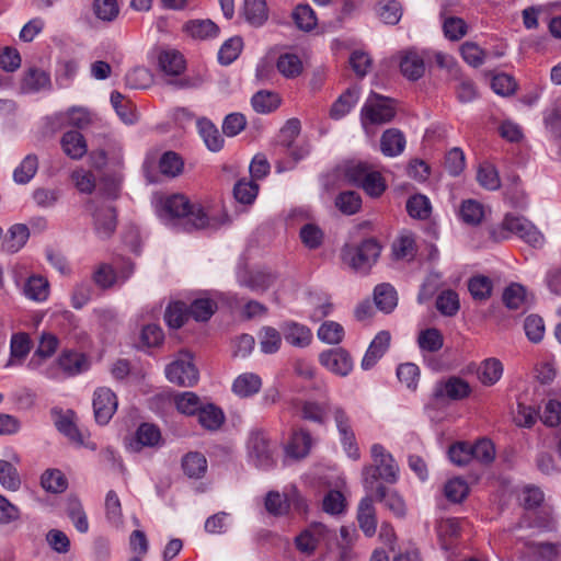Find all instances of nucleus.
Instances as JSON below:
<instances>
[{
  "instance_id": "obj_1",
  "label": "nucleus",
  "mask_w": 561,
  "mask_h": 561,
  "mask_svg": "<svg viewBox=\"0 0 561 561\" xmlns=\"http://www.w3.org/2000/svg\"><path fill=\"white\" fill-rule=\"evenodd\" d=\"M373 465L363 468V483L367 492L374 491L375 483L380 479L393 484L399 479V466L383 446L374 444L370 449Z\"/></svg>"
},
{
  "instance_id": "obj_2",
  "label": "nucleus",
  "mask_w": 561,
  "mask_h": 561,
  "mask_svg": "<svg viewBox=\"0 0 561 561\" xmlns=\"http://www.w3.org/2000/svg\"><path fill=\"white\" fill-rule=\"evenodd\" d=\"M344 176L348 183L362 188L373 198L380 197L387 188L385 178L367 162L352 161L347 163Z\"/></svg>"
},
{
  "instance_id": "obj_3",
  "label": "nucleus",
  "mask_w": 561,
  "mask_h": 561,
  "mask_svg": "<svg viewBox=\"0 0 561 561\" xmlns=\"http://www.w3.org/2000/svg\"><path fill=\"white\" fill-rule=\"evenodd\" d=\"M164 210L172 217L183 219L187 231L204 229L209 224V217L199 204H191L181 194L168 197L163 205Z\"/></svg>"
},
{
  "instance_id": "obj_4",
  "label": "nucleus",
  "mask_w": 561,
  "mask_h": 561,
  "mask_svg": "<svg viewBox=\"0 0 561 561\" xmlns=\"http://www.w3.org/2000/svg\"><path fill=\"white\" fill-rule=\"evenodd\" d=\"M379 255L380 245L374 239L364 240L359 245H346L342 251L343 261L357 272H367Z\"/></svg>"
},
{
  "instance_id": "obj_5",
  "label": "nucleus",
  "mask_w": 561,
  "mask_h": 561,
  "mask_svg": "<svg viewBox=\"0 0 561 561\" xmlns=\"http://www.w3.org/2000/svg\"><path fill=\"white\" fill-rule=\"evenodd\" d=\"M250 461L259 469L267 470L275 463V446L261 430H253L249 434L247 443Z\"/></svg>"
},
{
  "instance_id": "obj_6",
  "label": "nucleus",
  "mask_w": 561,
  "mask_h": 561,
  "mask_svg": "<svg viewBox=\"0 0 561 561\" xmlns=\"http://www.w3.org/2000/svg\"><path fill=\"white\" fill-rule=\"evenodd\" d=\"M502 227L535 249H541L546 243L543 233L523 216L506 215Z\"/></svg>"
},
{
  "instance_id": "obj_7",
  "label": "nucleus",
  "mask_w": 561,
  "mask_h": 561,
  "mask_svg": "<svg viewBox=\"0 0 561 561\" xmlns=\"http://www.w3.org/2000/svg\"><path fill=\"white\" fill-rule=\"evenodd\" d=\"M393 102L377 93H371L362 108V123L385 124L394 117Z\"/></svg>"
},
{
  "instance_id": "obj_8",
  "label": "nucleus",
  "mask_w": 561,
  "mask_h": 561,
  "mask_svg": "<svg viewBox=\"0 0 561 561\" xmlns=\"http://www.w3.org/2000/svg\"><path fill=\"white\" fill-rule=\"evenodd\" d=\"M174 403L178 411L185 415H194L197 413L199 424L210 430V403H204L197 394L191 391L176 393Z\"/></svg>"
},
{
  "instance_id": "obj_9",
  "label": "nucleus",
  "mask_w": 561,
  "mask_h": 561,
  "mask_svg": "<svg viewBox=\"0 0 561 561\" xmlns=\"http://www.w3.org/2000/svg\"><path fill=\"white\" fill-rule=\"evenodd\" d=\"M472 389L469 382L460 377L451 376L437 381L433 388V399L459 401L468 398Z\"/></svg>"
},
{
  "instance_id": "obj_10",
  "label": "nucleus",
  "mask_w": 561,
  "mask_h": 561,
  "mask_svg": "<svg viewBox=\"0 0 561 561\" xmlns=\"http://www.w3.org/2000/svg\"><path fill=\"white\" fill-rule=\"evenodd\" d=\"M332 413L340 434L343 449L351 459L358 460L360 453L356 443L355 434L351 426L348 415L341 407H334Z\"/></svg>"
},
{
  "instance_id": "obj_11",
  "label": "nucleus",
  "mask_w": 561,
  "mask_h": 561,
  "mask_svg": "<svg viewBox=\"0 0 561 561\" xmlns=\"http://www.w3.org/2000/svg\"><path fill=\"white\" fill-rule=\"evenodd\" d=\"M117 409V399L115 393L108 388H99L94 392L93 410L95 421L105 425L110 422Z\"/></svg>"
},
{
  "instance_id": "obj_12",
  "label": "nucleus",
  "mask_w": 561,
  "mask_h": 561,
  "mask_svg": "<svg viewBox=\"0 0 561 561\" xmlns=\"http://www.w3.org/2000/svg\"><path fill=\"white\" fill-rule=\"evenodd\" d=\"M331 531L321 523H316L310 525L306 530H304L296 538V547L297 549L310 556L314 552L317 547L322 542L328 540Z\"/></svg>"
},
{
  "instance_id": "obj_13",
  "label": "nucleus",
  "mask_w": 561,
  "mask_h": 561,
  "mask_svg": "<svg viewBox=\"0 0 561 561\" xmlns=\"http://www.w3.org/2000/svg\"><path fill=\"white\" fill-rule=\"evenodd\" d=\"M319 360L328 370L342 377L347 376L353 369L350 354L341 347L322 352Z\"/></svg>"
},
{
  "instance_id": "obj_14",
  "label": "nucleus",
  "mask_w": 561,
  "mask_h": 561,
  "mask_svg": "<svg viewBox=\"0 0 561 561\" xmlns=\"http://www.w3.org/2000/svg\"><path fill=\"white\" fill-rule=\"evenodd\" d=\"M165 374L171 382L183 387H192L198 377L195 366L184 359H178L169 364Z\"/></svg>"
},
{
  "instance_id": "obj_15",
  "label": "nucleus",
  "mask_w": 561,
  "mask_h": 561,
  "mask_svg": "<svg viewBox=\"0 0 561 561\" xmlns=\"http://www.w3.org/2000/svg\"><path fill=\"white\" fill-rule=\"evenodd\" d=\"M280 331L286 343L294 347L304 348L312 342L311 330L302 323L285 321L280 324Z\"/></svg>"
},
{
  "instance_id": "obj_16",
  "label": "nucleus",
  "mask_w": 561,
  "mask_h": 561,
  "mask_svg": "<svg viewBox=\"0 0 561 561\" xmlns=\"http://www.w3.org/2000/svg\"><path fill=\"white\" fill-rule=\"evenodd\" d=\"M94 229L99 238H110L116 229V211L112 206H102L92 211Z\"/></svg>"
},
{
  "instance_id": "obj_17",
  "label": "nucleus",
  "mask_w": 561,
  "mask_h": 561,
  "mask_svg": "<svg viewBox=\"0 0 561 561\" xmlns=\"http://www.w3.org/2000/svg\"><path fill=\"white\" fill-rule=\"evenodd\" d=\"M390 333L388 331H380L370 342L362 359V368L368 370L383 356L390 345Z\"/></svg>"
},
{
  "instance_id": "obj_18",
  "label": "nucleus",
  "mask_w": 561,
  "mask_h": 561,
  "mask_svg": "<svg viewBox=\"0 0 561 561\" xmlns=\"http://www.w3.org/2000/svg\"><path fill=\"white\" fill-rule=\"evenodd\" d=\"M357 522L365 536L373 537L376 534L377 517L370 495L360 500L357 507Z\"/></svg>"
},
{
  "instance_id": "obj_19",
  "label": "nucleus",
  "mask_w": 561,
  "mask_h": 561,
  "mask_svg": "<svg viewBox=\"0 0 561 561\" xmlns=\"http://www.w3.org/2000/svg\"><path fill=\"white\" fill-rule=\"evenodd\" d=\"M58 365L68 376H75L88 370L90 362L82 353L64 351L58 357Z\"/></svg>"
},
{
  "instance_id": "obj_20",
  "label": "nucleus",
  "mask_w": 561,
  "mask_h": 561,
  "mask_svg": "<svg viewBox=\"0 0 561 561\" xmlns=\"http://www.w3.org/2000/svg\"><path fill=\"white\" fill-rule=\"evenodd\" d=\"M503 371L504 367L501 360L490 357L480 363L477 375L483 386L491 387L502 378Z\"/></svg>"
},
{
  "instance_id": "obj_21",
  "label": "nucleus",
  "mask_w": 561,
  "mask_h": 561,
  "mask_svg": "<svg viewBox=\"0 0 561 561\" xmlns=\"http://www.w3.org/2000/svg\"><path fill=\"white\" fill-rule=\"evenodd\" d=\"M262 387V380L254 373H244L238 376L232 383V391L240 398H249L257 393Z\"/></svg>"
},
{
  "instance_id": "obj_22",
  "label": "nucleus",
  "mask_w": 561,
  "mask_h": 561,
  "mask_svg": "<svg viewBox=\"0 0 561 561\" xmlns=\"http://www.w3.org/2000/svg\"><path fill=\"white\" fill-rule=\"evenodd\" d=\"M405 147L404 135L396 128L383 131L380 139V150L387 157H396L402 153Z\"/></svg>"
},
{
  "instance_id": "obj_23",
  "label": "nucleus",
  "mask_w": 561,
  "mask_h": 561,
  "mask_svg": "<svg viewBox=\"0 0 561 561\" xmlns=\"http://www.w3.org/2000/svg\"><path fill=\"white\" fill-rule=\"evenodd\" d=\"M375 497L377 501L382 502L396 516H404L405 503L396 491L388 490L383 484H377L375 488Z\"/></svg>"
},
{
  "instance_id": "obj_24",
  "label": "nucleus",
  "mask_w": 561,
  "mask_h": 561,
  "mask_svg": "<svg viewBox=\"0 0 561 561\" xmlns=\"http://www.w3.org/2000/svg\"><path fill=\"white\" fill-rule=\"evenodd\" d=\"M312 439L308 432L304 430L295 431L286 446V455L294 459L305 458L311 448Z\"/></svg>"
},
{
  "instance_id": "obj_25",
  "label": "nucleus",
  "mask_w": 561,
  "mask_h": 561,
  "mask_svg": "<svg viewBox=\"0 0 561 561\" xmlns=\"http://www.w3.org/2000/svg\"><path fill=\"white\" fill-rule=\"evenodd\" d=\"M28 237V228L23 224H15L9 229L1 247L8 253H15L24 247Z\"/></svg>"
},
{
  "instance_id": "obj_26",
  "label": "nucleus",
  "mask_w": 561,
  "mask_h": 561,
  "mask_svg": "<svg viewBox=\"0 0 561 561\" xmlns=\"http://www.w3.org/2000/svg\"><path fill=\"white\" fill-rule=\"evenodd\" d=\"M60 144L64 152L71 159H80L87 152L85 139L77 130L65 133L61 137Z\"/></svg>"
},
{
  "instance_id": "obj_27",
  "label": "nucleus",
  "mask_w": 561,
  "mask_h": 561,
  "mask_svg": "<svg viewBox=\"0 0 561 561\" xmlns=\"http://www.w3.org/2000/svg\"><path fill=\"white\" fill-rule=\"evenodd\" d=\"M359 99V90L356 87L347 89L333 103L330 110V116L333 119H340L351 112Z\"/></svg>"
},
{
  "instance_id": "obj_28",
  "label": "nucleus",
  "mask_w": 561,
  "mask_h": 561,
  "mask_svg": "<svg viewBox=\"0 0 561 561\" xmlns=\"http://www.w3.org/2000/svg\"><path fill=\"white\" fill-rule=\"evenodd\" d=\"M160 69L168 76H179L185 69L183 55L175 49H164L159 55Z\"/></svg>"
},
{
  "instance_id": "obj_29",
  "label": "nucleus",
  "mask_w": 561,
  "mask_h": 561,
  "mask_svg": "<svg viewBox=\"0 0 561 561\" xmlns=\"http://www.w3.org/2000/svg\"><path fill=\"white\" fill-rule=\"evenodd\" d=\"M400 70L405 78L415 81L424 75V60L419 54L408 51L401 58Z\"/></svg>"
},
{
  "instance_id": "obj_30",
  "label": "nucleus",
  "mask_w": 561,
  "mask_h": 561,
  "mask_svg": "<svg viewBox=\"0 0 561 561\" xmlns=\"http://www.w3.org/2000/svg\"><path fill=\"white\" fill-rule=\"evenodd\" d=\"M243 15L252 26H262L268 18L265 0H244Z\"/></svg>"
},
{
  "instance_id": "obj_31",
  "label": "nucleus",
  "mask_w": 561,
  "mask_h": 561,
  "mask_svg": "<svg viewBox=\"0 0 561 561\" xmlns=\"http://www.w3.org/2000/svg\"><path fill=\"white\" fill-rule=\"evenodd\" d=\"M190 318L188 306L180 300L170 302L164 311V320L172 329H180Z\"/></svg>"
},
{
  "instance_id": "obj_32",
  "label": "nucleus",
  "mask_w": 561,
  "mask_h": 561,
  "mask_svg": "<svg viewBox=\"0 0 561 561\" xmlns=\"http://www.w3.org/2000/svg\"><path fill=\"white\" fill-rule=\"evenodd\" d=\"M374 300L379 310L390 312L398 304L397 291L390 284L377 285L374 290Z\"/></svg>"
},
{
  "instance_id": "obj_33",
  "label": "nucleus",
  "mask_w": 561,
  "mask_h": 561,
  "mask_svg": "<svg viewBox=\"0 0 561 561\" xmlns=\"http://www.w3.org/2000/svg\"><path fill=\"white\" fill-rule=\"evenodd\" d=\"M182 468L187 477L198 479L207 471V459L198 451H191L183 457Z\"/></svg>"
},
{
  "instance_id": "obj_34",
  "label": "nucleus",
  "mask_w": 561,
  "mask_h": 561,
  "mask_svg": "<svg viewBox=\"0 0 561 561\" xmlns=\"http://www.w3.org/2000/svg\"><path fill=\"white\" fill-rule=\"evenodd\" d=\"M23 293L31 300L45 301L49 294V283L43 276L33 275L27 278Z\"/></svg>"
},
{
  "instance_id": "obj_35",
  "label": "nucleus",
  "mask_w": 561,
  "mask_h": 561,
  "mask_svg": "<svg viewBox=\"0 0 561 561\" xmlns=\"http://www.w3.org/2000/svg\"><path fill=\"white\" fill-rule=\"evenodd\" d=\"M49 85L50 78L48 73L37 68H30L22 80L21 88L24 92H37Z\"/></svg>"
},
{
  "instance_id": "obj_36",
  "label": "nucleus",
  "mask_w": 561,
  "mask_h": 561,
  "mask_svg": "<svg viewBox=\"0 0 561 561\" xmlns=\"http://www.w3.org/2000/svg\"><path fill=\"white\" fill-rule=\"evenodd\" d=\"M276 280V275L267 270H257L250 273L249 277L242 282L244 286L256 293H264Z\"/></svg>"
},
{
  "instance_id": "obj_37",
  "label": "nucleus",
  "mask_w": 561,
  "mask_h": 561,
  "mask_svg": "<svg viewBox=\"0 0 561 561\" xmlns=\"http://www.w3.org/2000/svg\"><path fill=\"white\" fill-rule=\"evenodd\" d=\"M503 302L508 309L523 310L528 306L526 289L519 284L510 285L503 293Z\"/></svg>"
},
{
  "instance_id": "obj_38",
  "label": "nucleus",
  "mask_w": 561,
  "mask_h": 561,
  "mask_svg": "<svg viewBox=\"0 0 561 561\" xmlns=\"http://www.w3.org/2000/svg\"><path fill=\"white\" fill-rule=\"evenodd\" d=\"M282 331L273 327H263L259 333L260 350L264 354L276 353L282 345Z\"/></svg>"
},
{
  "instance_id": "obj_39",
  "label": "nucleus",
  "mask_w": 561,
  "mask_h": 561,
  "mask_svg": "<svg viewBox=\"0 0 561 561\" xmlns=\"http://www.w3.org/2000/svg\"><path fill=\"white\" fill-rule=\"evenodd\" d=\"M111 103L119 116V118L126 124H133L137 121V114L133 103L125 99V96L114 91L111 93Z\"/></svg>"
},
{
  "instance_id": "obj_40",
  "label": "nucleus",
  "mask_w": 561,
  "mask_h": 561,
  "mask_svg": "<svg viewBox=\"0 0 561 561\" xmlns=\"http://www.w3.org/2000/svg\"><path fill=\"white\" fill-rule=\"evenodd\" d=\"M251 104L255 112L266 114L279 106L280 99L277 93L259 91L252 96Z\"/></svg>"
},
{
  "instance_id": "obj_41",
  "label": "nucleus",
  "mask_w": 561,
  "mask_h": 561,
  "mask_svg": "<svg viewBox=\"0 0 561 561\" xmlns=\"http://www.w3.org/2000/svg\"><path fill=\"white\" fill-rule=\"evenodd\" d=\"M38 169V159L35 154H27L13 172V179L18 184L28 183Z\"/></svg>"
},
{
  "instance_id": "obj_42",
  "label": "nucleus",
  "mask_w": 561,
  "mask_h": 561,
  "mask_svg": "<svg viewBox=\"0 0 561 561\" xmlns=\"http://www.w3.org/2000/svg\"><path fill=\"white\" fill-rule=\"evenodd\" d=\"M376 11L378 16L390 25L399 23L402 16V8L397 0H379Z\"/></svg>"
},
{
  "instance_id": "obj_43",
  "label": "nucleus",
  "mask_w": 561,
  "mask_h": 561,
  "mask_svg": "<svg viewBox=\"0 0 561 561\" xmlns=\"http://www.w3.org/2000/svg\"><path fill=\"white\" fill-rule=\"evenodd\" d=\"M11 357L5 365V367H9L11 365L15 364V360H19L21 363L26 355L30 353L31 350V340L26 333H18L13 334L11 339Z\"/></svg>"
},
{
  "instance_id": "obj_44",
  "label": "nucleus",
  "mask_w": 561,
  "mask_h": 561,
  "mask_svg": "<svg viewBox=\"0 0 561 561\" xmlns=\"http://www.w3.org/2000/svg\"><path fill=\"white\" fill-rule=\"evenodd\" d=\"M417 344L423 352L435 353L443 347L444 337L439 330L430 328L420 332Z\"/></svg>"
},
{
  "instance_id": "obj_45",
  "label": "nucleus",
  "mask_w": 561,
  "mask_h": 561,
  "mask_svg": "<svg viewBox=\"0 0 561 561\" xmlns=\"http://www.w3.org/2000/svg\"><path fill=\"white\" fill-rule=\"evenodd\" d=\"M41 484L51 493H61L68 486L65 474L58 469H47L41 477Z\"/></svg>"
},
{
  "instance_id": "obj_46",
  "label": "nucleus",
  "mask_w": 561,
  "mask_h": 561,
  "mask_svg": "<svg viewBox=\"0 0 561 561\" xmlns=\"http://www.w3.org/2000/svg\"><path fill=\"white\" fill-rule=\"evenodd\" d=\"M242 47L243 42L241 37L233 36L227 39L218 50V61L225 66L230 65L239 57Z\"/></svg>"
},
{
  "instance_id": "obj_47",
  "label": "nucleus",
  "mask_w": 561,
  "mask_h": 561,
  "mask_svg": "<svg viewBox=\"0 0 561 561\" xmlns=\"http://www.w3.org/2000/svg\"><path fill=\"white\" fill-rule=\"evenodd\" d=\"M276 67L284 77L295 78L302 71V61L297 55L286 53L278 57Z\"/></svg>"
},
{
  "instance_id": "obj_48",
  "label": "nucleus",
  "mask_w": 561,
  "mask_h": 561,
  "mask_svg": "<svg viewBox=\"0 0 561 561\" xmlns=\"http://www.w3.org/2000/svg\"><path fill=\"white\" fill-rule=\"evenodd\" d=\"M67 515L79 533L84 534L89 530V522L87 515L83 511L81 502L78 499H69L67 504Z\"/></svg>"
},
{
  "instance_id": "obj_49",
  "label": "nucleus",
  "mask_w": 561,
  "mask_h": 561,
  "mask_svg": "<svg viewBox=\"0 0 561 561\" xmlns=\"http://www.w3.org/2000/svg\"><path fill=\"white\" fill-rule=\"evenodd\" d=\"M444 493L450 502L460 503L469 494V485L465 479L456 477L446 482Z\"/></svg>"
},
{
  "instance_id": "obj_50",
  "label": "nucleus",
  "mask_w": 561,
  "mask_h": 561,
  "mask_svg": "<svg viewBox=\"0 0 561 561\" xmlns=\"http://www.w3.org/2000/svg\"><path fill=\"white\" fill-rule=\"evenodd\" d=\"M184 167L183 159L174 151L164 152L159 161V169L162 174L174 178L179 175Z\"/></svg>"
},
{
  "instance_id": "obj_51",
  "label": "nucleus",
  "mask_w": 561,
  "mask_h": 561,
  "mask_svg": "<svg viewBox=\"0 0 561 561\" xmlns=\"http://www.w3.org/2000/svg\"><path fill=\"white\" fill-rule=\"evenodd\" d=\"M161 433L158 426L142 423L136 432V443L140 447H154L160 443Z\"/></svg>"
},
{
  "instance_id": "obj_52",
  "label": "nucleus",
  "mask_w": 561,
  "mask_h": 561,
  "mask_svg": "<svg viewBox=\"0 0 561 561\" xmlns=\"http://www.w3.org/2000/svg\"><path fill=\"white\" fill-rule=\"evenodd\" d=\"M436 308L444 316H455L460 308L458 294L451 289L444 290L436 299Z\"/></svg>"
},
{
  "instance_id": "obj_53",
  "label": "nucleus",
  "mask_w": 561,
  "mask_h": 561,
  "mask_svg": "<svg viewBox=\"0 0 561 561\" xmlns=\"http://www.w3.org/2000/svg\"><path fill=\"white\" fill-rule=\"evenodd\" d=\"M344 328L335 321H325L318 329V337L327 344H339L344 339Z\"/></svg>"
},
{
  "instance_id": "obj_54",
  "label": "nucleus",
  "mask_w": 561,
  "mask_h": 561,
  "mask_svg": "<svg viewBox=\"0 0 561 561\" xmlns=\"http://www.w3.org/2000/svg\"><path fill=\"white\" fill-rule=\"evenodd\" d=\"M408 214L417 219H426L431 215V203L425 195L416 194L407 202Z\"/></svg>"
},
{
  "instance_id": "obj_55",
  "label": "nucleus",
  "mask_w": 561,
  "mask_h": 561,
  "mask_svg": "<svg viewBox=\"0 0 561 561\" xmlns=\"http://www.w3.org/2000/svg\"><path fill=\"white\" fill-rule=\"evenodd\" d=\"M296 25L302 31H311L317 25L316 13L308 4H299L293 12Z\"/></svg>"
},
{
  "instance_id": "obj_56",
  "label": "nucleus",
  "mask_w": 561,
  "mask_h": 561,
  "mask_svg": "<svg viewBox=\"0 0 561 561\" xmlns=\"http://www.w3.org/2000/svg\"><path fill=\"white\" fill-rule=\"evenodd\" d=\"M443 31L449 41L456 42L467 34L468 25L461 18L448 16L444 19Z\"/></svg>"
},
{
  "instance_id": "obj_57",
  "label": "nucleus",
  "mask_w": 561,
  "mask_h": 561,
  "mask_svg": "<svg viewBox=\"0 0 561 561\" xmlns=\"http://www.w3.org/2000/svg\"><path fill=\"white\" fill-rule=\"evenodd\" d=\"M360 205V196L352 191L342 192L335 198V206L345 215H353L357 213Z\"/></svg>"
},
{
  "instance_id": "obj_58",
  "label": "nucleus",
  "mask_w": 561,
  "mask_h": 561,
  "mask_svg": "<svg viewBox=\"0 0 561 561\" xmlns=\"http://www.w3.org/2000/svg\"><path fill=\"white\" fill-rule=\"evenodd\" d=\"M0 483L10 491H16L21 485L16 468L7 460H0Z\"/></svg>"
},
{
  "instance_id": "obj_59",
  "label": "nucleus",
  "mask_w": 561,
  "mask_h": 561,
  "mask_svg": "<svg viewBox=\"0 0 561 561\" xmlns=\"http://www.w3.org/2000/svg\"><path fill=\"white\" fill-rule=\"evenodd\" d=\"M93 12L99 20L112 22L119 13L117 0H94Z\"/></svg>"
},
{
  "instance_id": "obj_60",
  "label": "nucleus",
  "mask_w": 561,
  "mask_h": 561,
  "mask_svg": "<svg viewBox=\"0 0 561 561\" xmlns=\"http://www.w3.org/2000/svg\"><path fill=\"white\" fill-rule=\"evenodd\" d=\"M468 289L476 300H486L492 294V282L486 276H474L468 283Z\"/></svg>"
},
{
  "instance_id": "obj_61",
  "label": "nucleus",
  "mask_w": 561,
  "mask_h": 561,
  "mask_svg": "<svg viewBox=\"0 0 561 561\" xmlns=\"http://www.w3.org/2000/svg\"><path fill=\"white\" fill-rule=\"evenodd\" d=\"M57 430L78 445H84L83 436L72 421V413L60 415L56 421Z\"/></svg>"
},
{
  "instance_id": "obj_62",
  "label": "nucleus",
  "mask_w": 561,
  "mask_h": 561,
  "mask_svg": "<svg viewBox=\"0 0 561 561\" xmlns=\"http://www.w3.org/2000/svg\"><path fill=\"white\" fill-rule=\"evenodd\" d=\"M125 82L130 89H146L151 84L152 77L148 69L136 67L126 73Z\"/></svg>"
},
{
  "instance_id": "obj_63",
  "label": "nucleus",
  "mask_w": 561,
  "mask_h": 561,
  "mask_svg": "<svg viewBox=\"0 0 561 561\" xmlns=\"http://www.w3.org/2000/svg\"><path fill=\"white\" fill-rule=\"evenodd\" d=\"M484 216V209L482 204L468 199L465 201L460 208L461 219L469 225H478L481 222Z\"/></svg>"
},
{
  "instance_id": "obj_64",
  "label": "nucleus",
  "mask_w": 561,
  "mask_h": 561,
  "mask_svg": "<svg viewBox=\"0 0 561 561\" xmlns=\"http://www.w3.org/2000/svg\"><path fill=\"white\" fill-rule=\"evenodd\" d=\"M259 185L253 181H239L233 188V195L239 203L251 204L256 198Z\"/></svg>"
}]
</instances>
